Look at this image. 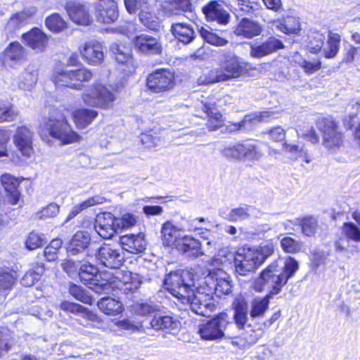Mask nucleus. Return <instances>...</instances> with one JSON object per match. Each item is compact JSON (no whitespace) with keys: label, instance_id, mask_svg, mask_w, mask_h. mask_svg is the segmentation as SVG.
<instances>
[{"label":"nucleus","instance_id":"1","mask_svg":"<svg viewBox=\"0 0 360 360\" xmlns=\"http://www.w3.org/2000/svg\"><path fill=\"white\" fill-rule=\"evenodd\" d=\"M167 290L184 304L190 305L195 314L209 316L215 309L213 295L218 297L231 292L230 276L221 268L207 269V274L194 291V283L189 271L177 270L170 272L165 278Z\"/></svg>","mask_w":360,"mask_h":360},{"label":"nucleus","instance_id":"2","mask_svg":"<svg viewBox=\"0 0 360 360\" xmlns=\"http://www.w3.org/2000/svg\"><path fill=\"white\" fill-rule=\"evenodd\" d=\"M250 70H253L250 63L242 62L238 56L231 54L221 62L219 68L209 71L207 75L200 77L199 81L204 84L226 82L245 75Z\"/></svg>","mask_w":360,"mask_h":360},{"label":"nucleus","instance_id":"3","mask_svg":"<svg viewBox=\"0 0 360 360\" xmlns=\"http://www.w3.org/2000/svg\"><path fill=\"white\" fill-rule=\"evenodd\" d=\"M271 243L254 248L239 250L235 257V269L237 274L245 276L259 266L274 252Z\"/></svg>","mask_w":360,"mask_h":360},{"label":"nucleus","instance_id":"4","mask_svg":"<svg viewBox=\"0 0 360 360\" xmlns=\"http://www.w3.org/2000/svg\"><path fill=\"white\" fill-rule=\"evenodd\" d=\"M141 284V277L137 274L129 271L117 270L112 282L103 281L100 283L96 279L89 288L98 294H108L110 290L117 288L124 294L134 292Z\"/></svg>","mask_w":360,"mask_h":360},{"label":"nucleus","instance_id":"5","mask_svg":"<svg viewBox=\"0 0 360 360\" xmlns=\"http://www.w3.org/2000/svg\"><path fill=\"white\" fill-rule=\"evenodd\" d=\"M278 262H274L263 270L259 276L255 280L254 288L257 292H262L266 289L269 290L267 295H273L278 294L283 285H285V280H283L278 272Z\"/></svg>","mask_w":360,"mask_h":360},{"label":"nucleus","instance_id":"6","mask_svg":"<svg viewBox=\"0 0 360 360\" xmlns=\"http://www.w3.org/2000/svg\"><path fill=\"white\" fill-rule=\"evenodd\" d=\"M82 98L86 105L106 109L112 106L116 96L108 86L96 82L84 91Z\"/></svg>","mask_w":360,"mask_h":360},{"label":"nucleus","instance_id":"7","mask_svg":"<svg viewBox=\"0 0 360 360\" xmlns=\"http://www.w3.org/2000/svg\"><path fill=\"white\" fill-rule=\"evenodd\" d=\"M41 136L48 135L59 140L63 144L77 141L79 136L74 131L67 120L64 118H50L42 125Z\"/></svg>","mask_w":360,"mask_h":360},{"label":"nucleus","instance_id":"8","mask_svg":"<svg viewBox=\"0 0 360 360\" xmlns=\"http://www.w3.org/2000/svg\"><path fill=\"white\" fill-rule=\"evenodd\" d=\"M229 323V316L221 313L198 326V333L202 340L215 341L224 336V330Z\"/></svg>","mask_w":360,"mask_h":360},{"label":"nucleus","instance_id":"9","mask_svg":"<svg viewBox=\"0 0 360 360\" xmlns=\"http://www.w3.org/2000/svg\"><path fill=\"white\" fill-rule=\"evenodd\" d=\"M323 134V144L330 150H335L342 144V134L338 124L330 117H323L317 123Z\"/></svg>","mask_w":360,"mask_h":360},{"label":"nucleus","instance_id":"10","mask_svg":"<svg viewBox=\"0 0 360 360\" xmlns=\"http://www.w3.org/2000/svg\"><path fill=\"white\" fill-rule=\"evenodd\" d=\"M174 85V74L168 69H158L147 77V86L155 94L168 91L172 89Z\"/></svg>","mask_w":360,"mask_h":360},{"label":"nucleus","instance_id":"11","mask_svg":"<svg viewBox=\"0 0 360 360\" xmlns=\"http://www.w3.org/2000/svg\"><path fill=\"white\" fill-rule=\"evenodd\" d=\"M60 309L78 315L77 322L86 328H100L101 320L93 311L81 304L64 301L60 304Z\"/></svg>","mask_w":360,"mask_h":360},{"label":"nucleus","instance_id":"12","mask_svg":"<svg viewBox=\"0 0 360 360\" xmlns=\"http://www.w3.org/2000/svg\"><path fill=\"white\" fill-rule=\"evenodd\" d=\"M98 263L107 268L118 269L124 261L122 250L110 244L104 243L96 252Z\"/></svg>","mask_w":360,"mask_h":360},{"label":"nucleus","instance_id":"13","mask_svg":"<svg viewBox=\"0 0 360 360\" xmlns=\"http://www.w3.org/2000/svg\"><path fill=\"white\" fill-rule=\"evenodd\" d=\"M198 229L193 226H189L185 229L174 225L172 221L165 222L161 227L160 238L162 245L172 248H176L179 243L184 236V232L196 231Z\"/></svg>","mask_w":360,"mask_h":360},{"label":"nucleus","instance_id":"14","mask_svg":"<svg viewBox=\"0 0 360 360\" xmlns=\"http://www.w3.org/2000/svg\"><path fill=\"white\" fill-rule=\"evenodd\" d=\"M65 8L70 20L76 24L86 26L92 22L89 4L68 1Z\"/></svg>","mask_w":360,"mask_h":360},{"label":"nucleus","instance_id":"15","mask_svg":"<svg viewBox=\"0 0 360 360\" xmlns=\"http://www.w3.org/2000/svg\"><path fill=\"white\" fill-rule=\"evenodd\" d=\"M274 117V112L269 111L256 112L247 115L239 122L229 123L226 129L230 132H234L240 129L249 130L253 125L259 122H268Z\"/></svg>","mask_w":360,"mask_h":360},{"label":"nucleus","instance_id":"16","mask_svg":"<svg viewBox=\"0 0 360 360\" xmlns=\"http://www.w3.org/2000/svg\"><path fill=\"white\" fill-rule=\"evenodd\" d=\"M94 229L103 239H110L118 229L115 216L110 212H103L97 216Z\"/></svg>","mask_w":360,"mask_h":360},{"label":"nucleus","instance_id":"17","mask_svg":"<svg viewBox=\"0 0 360 360\" xmlns=\"http://www.w3.org/2000/svg\"><path fill=\"white\" fill-rule=\"evenodd\" d=\"M79 51L83 59L89 65H99L103 60V45L95 39L85 42L80 47Z\"/></svg>","mask_w":360,"mask_h":360},{"label":"nucleus","instance_id":"18","mask_svg":"<svg viewBox=\"0 0 360 360\" xmlns=\"http://www.w3.org/2000/svg\"><path fill=\"white\" fill-rule=\"evenodd\" d=\"M207 117V127L210 131H216L224 124V119L214 103H201L197 107V116L202 117L199 110Z\"/></svg>","mask_w":360,"mask_h":360},{"label":"nucleus","instance_id":"19","mask_svg":"<svg viewBox=\"0 0 360 360\" xmlns=\"http://www.w3.org/2000/svg\"><path fill=\"white\" fill-rule=\"evenodd\" d=\"M33 133L25 126L17 128L13 136V143L21 154L30 158L33 154L32 147Z\"/></svg>","mask_w":360,"mask_h":360},{"label":"nucleus","instance_id":"20","mask_svg":"<svg viewBox=\"0 0 360 360\" xmlns=\"http://www.w3.org/2000/svg\"><path fill=\"white\" fill-rule=\"evenodd\" d=\"M133 41L135 48L143 53L157 55L162 50L160 39L148 34H141Z\"/></svg>","mask_w":360,"mask_h":360},{"label":"nucleus","instance_id":"21","mask_svg":"<svg viewBox=\"0 0 360 360\" xmlns=\"http://www.w3.org/2000/svg\"><path fill=\"white\" fill-rule=\"evenodd\" d=\"M202 11L208 21H215L220 25H226L230 15L223 6L217 1H210L202 8Z\"/></svg>","mask_w":360,"mask_h":360},{"label":"nucleus","instance_id":"22","mask_svg":"<svg viewBox=\"0 0 360 360\" xmlns=\"http://www.w3.org/2000/svg\"><path fill=\"white\" fill-rule=\"evenodd\" d=\"M283 47V44L280 39L271 37L262 44H252L250 55L252 58H261Z\"/></svg>","mask_w":360,"mask_h":360},{"label":"nucleus","instance_id":"23","mask_svg":"<svg viewBox=\"0 0 360 360\" xmlns=\"http://www.w3.org/2000/svg\"><path fill=\"white\" fill-rule=\"evenodd\" d=\"M25 45L37 52H42L48 44L47 35L39 28L34 27L22 36Z\"/></svg>","mask_w":360,"mask_h":360},{"label":"nucleus","instance_id":"24","mask_svg":"<svg viewBox=\"0 0 360 360\" xmlns=\"http://www.w3.org/2000/svg\"><path fill=\"white\" fill-rule=\"evenodd\" d=\"M1 183L6 193L8 202L13 205L20 204L21 193L18 190L20 183L18 179L9 174H4L1 176Z\"/></svg>","mask_w":360,"mask_h":360},{"label":"nucleus","instance_id":"25","mask_svg":"<svg viewBox=\"0 0 360 360\" xmlns=\"http://www.w3.org/2000/svg\"><path fill=\"white\" fill-rule=\"evenodd\" d=\"M122 249L131 253L139 254L144 252L147 243L142 233L138 234H127L120 238Z\"/></svg>","mask_w":360,"mask_h":360},{"label":"nucleus","instance_id":"26","mask_svg":"<svg viewBox=\"0 0 360 360\" xmlns=\"http://www.w3.org/2000/svg\"><path fill=\"white\" fill-rule=\"evenodd\" d=\"M118 15L117 5L114 0H104L96 8V18L100 22H113Z\"/></svg>","mask_w":360,"mask_h":360},{"label":"nucleus","instance_id":"27","mask_svg":"<svg viewBox=\"0 0 360 360\" xmlns=\"http://www.w3.org/2000/svg\"><path fill=\"white\" fill-rule=\"evenodd\" d=\"M39 68L37 65L30 63L24 69L18 79V87L22 90L31 91L38 81Z\"/></svg>","mask_w":360,"mask_h":360},{"label":"nucleus","instance_id":"28","mask_svg":"<svg viewBox=\"0 0 360 360\" xmlns=\"http://www.w3.org/2000/svg\"><path fill=\"white\" fill-rule=\"evenodd\" d=\"M91 241V237L87 231H77L72 236L67 252L69 255H76L83 252L88 248Z\"/></svg>","mask_w":360,"mask_h":360},{"label":"nucleus","instance_id":"29","mask_svg":"<svg viewBox=\"0 0 360 360\" xmlns=\"http://www.w3.org/2000/svg\"><path fill=\"white\" fill-rule=\"evenodd\" d=\"M176 249L188 257H198L205 254L199 240L187 235H184Z\"/></svg>","mask_w":360,"mask_h":360},{"label":"nucleus","instance_id":"30","mask_svg":"<svg viewBox=\"0 0 360 360\" xmlns=\"http://www.w3.org/2000/svg\"><path fill=\"white\" fill-rule=\"evenodd\" d=\"M72 70H68L57 68L54 70L51 79L56 86H66L74 89H80L82 84L74 82Z\"/></svg>","mask_w":360,"mask_h":360},{"label":"nucleus","instance_id":"31","mask_svg":"<svg viewBox=\"0 0 360 360\" xmlns=\"http://www.w3.org/2000/svg\"><path fill=\"white\" fill-rule=\"evenodd\" d=\"M171 30L175 38L184 44H189L195 38L193 27L188 23H174Z\"/></svg>","mask_w":360,"mask_h":360},{"label":"nucleus","instance_id":"32","mask_svg":"<svg viewBox=\"0 0 360 360\" xmlns=\"http://www.w3.org/2000/svg\"><path fill=\"white\" fill-rule=\"evenodd\" d=\"M262 30L261 26L257 22L243 18L236 27L235 33L238 36L252 38L260 34Z\"/></svg>","mask_w":360,"mask_h":360},{"label":"nucleus","instance_id":"33","mask_svg":"<svg viewBox=\"0 0 360 360\" xmlns=\"http://www.w3.org/2000/svg\"><path fill=\"white\" fill-rule=\"evenodd\" d=\"M179 324L176 319L169 315L155 314L150 321L151 328L155 330H176Z\"/></svg>","mask_w":360,"mask_h":360},{"label":"nucleus","instance_id":"34","mask_svg":"<svg viewBox=\"0 0 360 360\" xmlns=\"http://www.w3.org/2000/svg\"><path fill=\"white\" fill-rule=\"evenodd\" d=\"M98 116V112L86 108H78L72 112L73 120L79 129H84Z\"/></svg>","mask_w":360,"mask_h":360},{"label":"nucleus","instance_id":"35","mask_svg":"<svg viewBox=\"0 0 360 360\" xmlns=\"http://www.w3.org/2000/svg\"><path fill=\"white\" fill-rule=\"evenodd\" d=\"M4 63H17L25 58V50L18 42L13 41L5 49L4 51Z\"/></svg>","mask_w":360,"mask_h":360},{"label":"nucleus","instance_id":"36","mask_svg":"<svg viewBox=\"0 0 360 360\" xmlns=\"http://www.w3.org/2000/svg\"><path fill=\"white\" fill-rule=\"evenodd\" d=\"M110 50L115 55V60L119 63L127 66V70L128 72H132L134 70L133 58L130 54V50L124 47L120 46L118 44H113L110 46Z\"/></svg>","mask_w":360,"mask_h":360},{"label":"nucleus","instance_id":"37","mask_svg":"<svg viewBox=\"0 0 360 360\" xmlns=\"http://www.w3.org/2000/svg\"><path fill=\"white\" fill-rule=\"evenodd\" d=\"M260 212L252 206H245L232 209L226 216L231 221L245 220L252 217H257Z\"/></svg>","mask_w":360,"mask_h":360},{"label":"nucleus","instance_id":"38","mask_svg":"<svg viewBox=\"0 0 360 360\" xmlns=\"http://www.w3.org/2000/svg\"><path fill=\"white\" fill-rule=\"evenodd\" d=\"M340 42L341 36L338 33L329 31L326 45L322 48L325 58H335L340 51Z\"/></svg>","mask_w":360,"mask_h":360},{"label":"nucleus","instance_id":"39","mask_svg":"<svg viewBox=\"0 0 360 360\" xmlns=\"http://www.w3.org/2000/svg\"><path fill=\"white\" fill-rule=\"evenodd\" d=\"M271 298V295L255 297L250 304V316L253 319L263 317L269 309V301Z\"/></svg>","mask_w":360,"mask_h":360},{"label":"nucleus","instance_id":"40","mask_svg":"<svg viewBox=\"0 0 360 360\" xmlns=\"http://www.w3.org/2000/svg\"><path fill=\"white\" fill-rule=\"evenodd\" d=\"M97 305L99 309L107 315L115 316L123 311L122 304L110 297L101 298Z\"/></svg>","mask_w":360,"mask_h":360},{"label":"nucleus","instance_id":"41","mask_svg":"<svg viewBox=\"0 0 360 360\" xmlns=\"http://www.w3.org/2000/svg\"><path fill=\"white\" fill-rule=\"evenodd\" d=\"M272 23L273 27L285 34L297 33L300 30L299 20L292 16H288L283 20H274Z\"/></svg>","mask_w":360,"mask_h":360},{"label":"nucleus","instance_id":"42","mask_svg":"<svg viewBox=\"0 0 360 360\" xmlns=\"http://www.w3.org/2000/svg\"><path fill=\"white\" fill-rule=\"evenodd\" d=\"M235 257L236 255L228 248H223L212 259L210 266H212V269L220 268L231 264L233 261L235 262Z\"/></svg>","mask_w":360,"mask_h":360},{"label":"nucleus","instance_id":"43","mask_svg":"<svg viewBox=\"0 0 360 360\" xmlns=\"http://www.w3.org/2000/svg\"><path fill=\"white\" fill-rule=\"evenodd\" d=\"M283 149L289 155L291 159H302L306 163H309L311 161L307 150L302 146L285 142L283 145Z\"/></svg>","mask_w":360,"mask_h":360},{"label":"nucleus","instance_id":"44","mask_svg":"<svg viewBox=\"0 0 360 360\" xmlns=\"http://www.w3.org/2000/svg\"><path fill=\"white\" fill-rule=\"evenodd\" d=\"M139 20L144 26L150 30H155L159 27V20L149 4L145 6L139 12Z\"/></svg>","mask_w":360,"mask_h":360},{"label":"nucleus","instance_id":"45","mask_svg":"<svg viewBox=\"0 0 360 360\" xmlns=\"http://www.w3.org/2000/svg\"><path fill=\"white\" fill-rule=\"evenodd\" d=\"M104 198L100 195H95L89 199L80 202L76 205H75L70 212L69 213L67 221H69L76 217L79 213H80L84 210L87 209L91 206H94L96 205L101 204L104 202Z\"/></svg>","mask_w":360,"mask_h":360},{"label":"nucleus","instance_id":"46","mask_svg":"<svg viewBox=\"0 0 360 360\" xmlns=\"http://www.w3.org/2000/svg\"><path fill=\"white\" fill-rule=\"evenodd\" d=\"M199 32L202 38L207 43L217 46H223L227 44L228 40L224 37L219 36L216 32H212L209 27H202L199 30Z\"/></svg>","mask_w":360,"mask_h":360},{"label":"nucleus","instance_id":"47","mask_svg":"<svg viewBox=\"0 0 360 360\" xmlns=\"http://www.w3.org/2000/svg\"><path fill=\"white\" fill-rule=\"evenodd\" d=\"M262 157V153L255 141H249L243 143L242 158H245L250 161H257Z\"/></svg>","mask_w":360,"mask_h":360},{"label":"nucleus","instance_id":"48","mask_svg":"<svg viewBox=\"0 0 360 360\" xmlns=\"http://www.w3.org/2000/svg\"><path fill=\"white\" fill-rule=\"evenodd\" d=\"M325 41V36L319 31H312L308 35V48L311 53L319 52Z\"/></svg>","mask_w":360,"mask_h":360},{"label":"nucleus","instance_id":"49","mask_svg":"<svg viewBox=\"0 0 360 360\" xmlns=\"http://www.w3.org/2000/svg\"><path fill=\"white\" fill-rule=\"evenodd\" d=\"M46 26L53 32H60L67 27L66 22L58 13H53L46 18Z\"/></svg>","mask_w":360,"mask_h":360},{"label":"nucleus","instance_id":"50","mask_svg":"<svg viewBox=\"0 0 360 360\" xmlns=\"http://www.w3.org/2000/svg\"><path fill=\"white\" fill-rule=\"evenodd\" d=\"M18 116L13 105L7 101H0V123L11 122Z\"/></svg>","mask_w":360,"mask_h":360},{"label":"nucleus","instance_id":"51","mask_svg":"<svg viewBox=\"0 0 360 360\" xmlns=\"http://www.w3.org/2000/svg\"><path fill=\"white\" fill-rule=\"evenodd\" d=\"M342 231L347 240L360 243V227L354 223H345L342 225Z\"/></svg>","mask_w":360,"mask_h":360},{"label":"nucleus","instance_id":"52","mask_svg":"<svg viewBox=\"0 0 360 360\" xmlns=\"http://www.w3.org/2000/svg\"><path fill=\"white\" fill-rule=\"evenodd\" d=\"M115 219L118 229H129L136 225L139 217L134 214L125 212Z\"/></svg>","mask_w":360,"mask_h":360},{"label":"nucleus","instance_id":"53","mask_svg":"<svg viewBox=\"0 0 360 360\" xmlns=\"http://www.w3.org/2000/svg\"><path fill=\"white\" fill-rule=\"evenodd\" d=\"M32 13L29 11H22L11 17L7 26L11 29H15L27 24Z\"/></svg>","mask_w":360,"mask_h":360},{"label":"nucleus","instance_id":"54","mask_svg":"<svg viewBox=\"0 0 360 360\" xmlns=\"http://www.w3.org/2000/svg\"><path fill=\"white\" fill-rule=\"evenodd\" d=\"M60 207L56 203H50L46 206L42 207L40 210L37 211L35 214V218L38 219L46 220L48 219L53 218L59 213Z\"/></svg>","mask_w":360,"mask_h":360},{"label":"nucleus","instance_id":"55","mask_svg":"<svg viewBox=\"0 0 360 360\" xmlns=\"http://www.w3.org/2000/svg\"><path fill=\"white\" fill-rule=\"evenodd\" d=\"M15 274L8 269H0V291L11 289L15 281Z\"/></svg>","mask_w":360,"mask_h":360},{"label":"nucleus","instance_id":"56","mask_svg":"<svg viewBox=\"0 0 360 360\" xmlns=\"http://www.w3.org/2000/svg\"><path fill=\"white\" fill-rule=\"evenodd\" d=\"M298 269V262L294 258L289 257L285 259L283 272L280 274L282 279L285 280V284L295 275Z\"/></svg>","mask_w":360,"mask_h":360},{"label":"nucleus","instance_id":"57","mask_svg":"<svg viewBox=\"0 0 360 360\" xmlns=\"http://www.w3.org/2000/svg\"><path fill=\"white\" fill-rule=\"evenodd\" d=\"M302 228V232L307 236H313L317 229V221L314 217H306L302 220L297 219Z\"/></svg>","mask_w":360,"mask_h":360},{"label":"nucleus","instance_id":"58","mask_svg":"<svg viewBox=\"0 0 360 360\" xmlns=\"http://www.w3.org/2000/svg\"><path fill=\"white\" fill-rule=\"evenodd\" d=\"M264 331L262 328L254 329L248 326L243 334V338L248 345L255 344L263 335Z\"/></svg>","mask_w":360,"mask_h":360},{"label":"nucleus","instance_id":"59","mask_svg":"<svg viewBox=\"0 0 360 360\" xmlns=\"http://www.w3.org/2000/svg\"><path fill=\"white\" fill-rule=\"evenodd\" d=\"M243 153V143L227 145L221 150V154L230 159H240Z\"/></svg>","mask_w":360,"mask_h":360},{"label":"nucleus","instance_id":"60","mask_svg":"<svg viewBox=\"0 0 360 360\" xmlns=\"http://www.w3.org/2000/svg\"><path fill=\"white\" fill-rule=\"evenodd\" d=\"M283 250L289 253H296L300 251L302 243L290 237H285L281 240Z\"/></svg>","mask_w":360,"mask_h":360},{"label":"nucleus","instance_id":"61","mask_svg":"<svg viewBox=\"0 0 360 360\" xmlns=\"http://www.w3.org/2000/svg\"><path fill=\"white\" fill-rule=\"evenodd\" d=\"M132 310L137 314L146 316L155 313L159 309L158 306L152 304L136 303L132 306Z\"/></svg>","mask_w":360,"mask_h":360},{"label":"nucleus","instance_id":"62","mask_svg":"<svg viewBox=\"0 0 360 360\" xmlns=\"http://www.w3.org/2000/svg\"><path fill=\"white\" fill-rule=\"evenodd\" d=\"M43 272L42 268L38 269V271L30 270L25 273L21 279V283L25 287L33 285L36 281H38Z\"/></svg>","mask_w":360,"mask_h":360},{"label":"nucleus","instance_id":"63","mask_svg":"<svg viewBox=\"0 0 360 360\" xmlns=\"http://www.w3.org/2000/svg\"><path fill=\"white\" fill-rule=\"evenodd\" d=\"M11 139V131L0 127V158L8 157L7 144Z\"/></svg>","mask_w":360,"mask_h":360},{"label":"nucleus","instance_id":"64","mask_svg":"<svg viewBox=\"0 0 360 360\" xmlns=\"http://www.w3.org/2000/svg\"><path fill=\"white\" fill-rule=\"evenodd\" d=\"M44 240L41 235L36 232H32L29 234L26 240V247L32 250L43 245Z\"/></svg>","mask_w":360,"mask_h":360}]
</instances>
